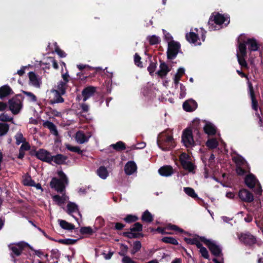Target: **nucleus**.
I'll return each mask as SVG.
<instances>
[{
    "instance_id": "nucleus-33",
    "label": "nucleus",
    "mask_w": 263,
    "mask_h": 263,
    "mask_svg": "<svg viewBox=\"0 0 263 263\" xmlns=\"http://www.w3.org/2000/svg\"><path fill=\"white\" fill-rule=\"evenodd\" d=\"M141 219L143 222L151 223L154 220V217L148 210H146L143 213Z\"/></svg>"
},
{
    "instance_id": "nucleus-7",
    "label": "nucleus",
    "mask_w": 263,
    "mask_h": 263,
    "mask_svg": "<svg viewBox=\"0 0 263 263\" xmlns=\"http://www.w3.org/2000/svg\"><path fill=\"white\" fill-rule=\"evenodd\" d=\"M201 241L208 247L211 253L215 257H221L223 255L221 249L220 247L210 240L207 239L204 237H199Z\"/></svg>"
},
{
    "instance_id": "nucleus-60",
    "label": "nucleus",
    "mask_w": 263,
    "mask_h": 263,
    "mask_svg": "<svg viewBox=\"0 0 263 263\" xmlns=\"http://www.w3.org/2000/svg\"><path fill=\"white\" fill-rule=\"evenodd\" d=\"M121 247L122 248L121 249V251L119 253V254L120 256H123V257L124 256H127L126 253L128 250V248L127 246L126 245H124V244H122Z\"/></svg>"
},
{
    "instance_id": "nucleus-58",
    "label": "nucleus",
    "mask_w": 263,
    "mask_h": 263,
    "mask_svg": "<svg viewBox=\"0 0 263 263\" xmlns=\"http://www.w3.org/2000/svg\"><path fill=\"white\" fill-rule=\"evenodd\" d=\"M141 57L138 53H135L134 55V62L136 65L138 67L142 68L143 67L142 63L141 61Z\"/></svg>"
},
{
    "instance_id": "nucleus-3",
    "label": "nucleus",
    "mask_w": 263,
    "mask_h": 263,
    "mask_svg": "<svg viewBox=\"0 0 263 263\" xmlns=\"http://www.w3.org/2000/svg\"><path fill=\"white\" fill-rule=\"evenodd\" d=\"M26 247L29 248L31 250H33V248L24 241H21L16 243H11L8 245V248L11 251L10 255L12 260L14 262H16V257L20 256L24 249Z\"/></svg>"
},
{
    "instance_id": "nucleus-1",
    "label": "nucleus",
    "mask_w": 263,
    "mask_h": 263,
    "mask_svg": "<svg viewBox=\"0 0 263 263\" xmlns=\"http://www.w3.org/2000/svg\"><path fill=\"white\" fill-rule=\"evenodd\" d=\"M157 144L160 148L163 151H168L176 146L172 135L166 133H163L157 140Z\"/></svg>"
},
{
    "instance_id": "nucleus-22",
    "label": "nucleus",
    "mask_w": 263,
    "mask_h": 263,
    "mask_svg": "<svg viewBox=\"0 0 263 263\" xmlns=\"http://www.w3.org/2000/svg\"><path fill=\"white\" fill-rule=\"evenodd\" d=\"M96 92V87L88 86L85 88L82 92L83 97V101H86L89 97L93 96Z\"/></svg>"
},
{
    "instance_id": "nucleus-34",
    "label": "nucleus",
    "mask_w": 263,
    "mask_h": 263,
    "mask_svg": "<svg viewBox=\"0 0 263 263\" xmlns=\"http://www.w3.org/2000/svg\"><path fill=\"white\" fill-rule=\"evenodd\" d=\"M185 38L186 40L193 44H195L198 40H199L198 35L193 32H190L189 33H186L185 35Z\"/></svg>"
},
{
    "instance_id": "nucleus-30",
    "label": "nucleus",
    "mask_w": 263,
    "mask_h": 263,
    "mask_svg": "<svg viewBox=\"0 0 263 263\" xmlns=\"http://www.w3.org/2000/svg\"><path fill=\"white\" fill-rule=\"evenodd\" d=\"M246 43L249 45V49L250 51H255L259 48V46L256 40L254 38H249L246 41Z\"/></svg>"
},
{
    "instance_id": "nucleus-51",
    "label": "nucleus",
    "mask_w": 263,
    "mask_h": 263,
    "mask_svg": "<svg viewBox=\"0 0 263 263\" xmlns=\"http://www.w3.org/2000/svg\"><path fill=\"white\" fill-rule=\"evenodd\" d=\"M66 148L71 152L77 153L80 155H81L83 153V151H82L79 146H74L70 144H67L66 145Z\"/></svg>"
},
{
    "instance_id": "nucleus-38",
    "label": "nucleus",
    "mask_w": 263,
    "mask_h": 263,
    "mask_svg": "<svg viewBox=\"0 0 263 263\" xmlns=\"http://www.w3.org/2000/svg\"><path fill=\"white\" fill-rule=\"evenodd\" d=\"M233 161L236 163V166H243L247 163L245 159L240 155H237L232 158Z\"/></svg>"
},
{
    "instance_id": "nucleus-59",
    "label": "nucleus",
    "mask_w": 263,
    "mask_h": 263,
    "mask_svg": "<svg viewBox=\"0 0 263 263\" xmlns=\"http://www.w3.org/2000/svg\"><path fill=\"white\" fill-rule=\"evenodd\" d=\"M12 117H10L7 114L4 113L0 115V121L3 122H10L13 120Z\"/></svg>"
},
{
    "instance_id": "nucleus-13",
    "label": "nucleus",
    "mask_w": 263,
    "mask_h": 263,
    "mask_svg": "<svg viewBox=\"0 0 263 263\" xmlns=\"http://www.w3.org/2000/svg\"><path fill=\"white\" fill-rule=\"evenodd\" d=\"M249 87V93L251 100L252 108L253 110L257 111L258 110V102L256 99V97L254 90V88L252 83L248 81V82Z\"/></svg>"
},
{
    "instance_id": "nucleus-18",
    "label": "nucleus",
    "mask_w": 263,
    "mask_h": 263,
    "mask_svg": "<svg viewBox=\"0 0 263 263\" xmlns=\"http://www.w3.org/2000/svg\"><path fill=\"white\" fill-rule=\"evenodd\" d=\"M258 182V180L252 174H250L247 175L245 178V183L246 185L251 189H253L255 187V184Z\"/></svg>"
},
{
    "instance_id": "nucleus-52",
    "label": "nucleus",
    "mask_w": 263,
    "mask_h": 263,
    "mask_svg": "<svg viewBox=\"0 0 263 263\" xmlns=\"http://www.w3.org/2000/svg\"><path fill=\"white\" fill-rule=\"evenodd\" d=\"M143 229V226L142 224L140 222H135L133 227L130 228L129 230L132 232H141L142 231Z\"/></svg>"
},
{
    "instance_id": "nucleus-27",
    "label": "nucleus",
    "mask_w": 263,
    "mask_h": 263,
    "mask_svg": "<svg viewBox=\"0 0 263 263\" xmlns=\"http://www.w3.org/2000/svg\"><path fill=\"white\" fill-rule=\"evenodd\" d=\"M52 92L54 93V98L50 100V104L63 103L64 101V99L62 97V94L59 91L53 90Z\"/></svg>"
},
{
    "instance_id": "nucleus-19",
    "label": "nucleus",
    "mask_w": 263,
    "mask_h": 263,
    "mask_svg": "<svg viewBox=\"0 0 263 263\" xmlns=\"http://www.w3.org/2000/svg\"><path fill=\"white\" fill-rule=\"evenodd\" d=\"M88 136H86L83 131L79 130L76 134V140L80 144L86 143L88 141L89 138L91 137L90 133H88Z\"/></svg>"
},
{
    "instance_id": "nucleus-16",
    "label": "nucleus",
    "mask_w": 263,
    "mask_h": 263,
    "mask_svg": "<svg viewBox=\"0 0 263 263\" xmlns=\"http://www.w3.org/2000/svg\"><path fill=\"white\" fill-rule=\"evenodd\" d=\"M197 107V102L193 99L185 101L183 104V109L187 112L194 111Z\"/></svg>"
},
{
    "instance_id": "nucleus-47",
    "label": "nucleus",
    "mask_w": 263,
    "mask_h": 263,
    "mask_svg": "<svg viewBox=\"0 0 263 263\" xmlns=\"http://www.w3.org/2000/svg\"><path fill=\"white\" fill-rule=\"evenodd\" d=\"M77 239H73L70 238H67V239H60L58 240H55L56 241L60 243L66 245H74L76 243L77 241Z\"/></svg>"
},
{
    "instance_id": "nucleus-9",
    "label": "nucleus",
    "mask_w": 263,
    "mask_h": 263,
    "mask_svg": "<svg viewBox=\"0 0 263 263\" xmlns=\"http://www.w3.org/2000/svg\"><path fill=\"white\" fill-rule=\"evenodd\" d=\"M180 44L174 41H172L168 43V48L167 50V58L168 60H173L175 59L180 49Z\"/></svg>"
},
{
    "instance_id": "nucleus-40",
    "label": "nucleus",
    "mask_w": 263,
    "mask_h": 263,
    "mask_svg": "<svg viewBox=\"0 0 263 263\" xmlns=\"http://www.w3.org/2000/svg\"><path fill=\"white\" fill-rule=\"evenodd\" d=\"M185 70L183 68L180 67L178 70L177 73L175 75L174 78V83L177 85L180 80L181 77L184 74Z\"/></svg>"
},
{
    "instance_id": "nucleus-2",
    "label": "nucleus",
    "mask_w": 263,
    "mask_h": 263,
    "mask_svg": "<svg viewBox=\"0 0 263 263\" xmlns=\"http://www.w3.org/2000/svg\"><path fill=\"white\" fill-rule=\"evenodd\" d=\"M58 175L60 179L53 177L50 182V186L51 188L54 189L57 192L62 193L65 189L64 183H68V180L65 174L62 171L58 172Z\"/></svg>"
},
{
    "instance_id": "nucleus-8",
    "label": "nucleus",
    "mask_w": 263,
    "mask_h": 263,
    "mask_svg": "<svg viewBox=\"0 0 263 263\" xmlns=\"http://www.w3.org/2000/svg\"><path fill=\"white\" fill-rule=\"evenodd\" d=\"M189 159L190 156L185 153H183L179 156L180 163L183 169L190 173H195L196 166L192 162L187 160Z\"/></svg>"
},
{
    "instance_id": "nucleus-20",
    "label": "nucleus",
    "mask_w": 263,
    "mask_h": 263,
    "mask_svg": "<svg viewBox=\"0 0 263 263\" xmlns=\"http://www.w3.org/2000/svg\"><path fill=\"white\" fill-rule=\"evenodd\" d=\"M158 172L162 176L168 177L174 173V170L171 165H164L159 169Z\"/></svg>"
},
{
    "instance_id": "nucleus-62",
    "label": "nucleus",
    "mask_w": 263,
    "mask_h": 263,
    "mask_svg": "<svg viewBox=\"0 0 263 263\" xmlns=\"http://www.w3.org/2000/svg\"><path fill=\"white\" fill-rule=\"evenodd\" d=\"M236 173L239 176L244 175L247 173V171L243 168L241 166H236Z\"/></svg>"
},
{
    "instance_id": "nucleus-56",
    "label": "nucleus",
    "mask_w": 263,
    "mask_h": 263,
    "mask_svg": "<svg viewBox=\"0 0 263 263\" xmlns=\"http://www.w3.org/2000/svg\"><path fill=\"white\" fill-rule=\"evenodd\" d=\"M23 184L28 186H32L34 185V181L31 179V176H29L24 179Z\"/></svg>"
},
{
    "instance_id": "nucleus-42",
    "label": "nucleus",
    "mask_w": 263,
    "mask_h": 263,
    "mask_svg": "<svg viewBox=\"0 0 263 263\" xmlns=\"http://www.w3.org/2000/svg\"><path fill=\"white\" fill-rule=\"evenodd\" d=\"M98 176L102 179H105L108 176V172L105 167L101 166L97 170Z\"/></svg>"
},
{
    "instance_id": "nucleus-28",
    "label": "nucleus",
    "mask_w": 263,
    "mask_h": 263,
    "mask_svg": "<svg viewBox=\"0 0 263 263\" xmlns=\"http://www.w3.org/2000/svg\"><path fill=\"white\" fill-rule=\"evenodd\" d=\"M52 161H53L57 164L61 165L65 163L66 160L67 159V157L62 154H59L55 156H52Z\"/></svg>"
},
{
    "instance_id": "nucleus-5",
    "label": "nucleus",
    "mask_w": 263,
    "mask_h": 263,
    "mask_svg": "<svg viewBox=\"0 0 263 263\" xmlns=\"http://www.w3.org/2000/svg\"><path fill=\"white\" fill-rule=\"evenodd\" d=\"M229 18L226 17L223 14L217 12L215 15L214 13L210 16L209 22V30L210 31L215 30L216 29V26L214 24L216 25H222L225 22L227 21Z\"/></svg>"
},
{
    "instance_id": "nucleus-54",
    "label": "nucleus",
    "mask_w": 263,
    "mask_h": 263,
    "mask_svg": "<svg viewBox=\"0 0 263 263\" xmlns=\"http://www.w3.org/2000/svg\"><path fill=\"white\" fill-rule=\"evenodd\" d=\"M122 236L127 237L129 239L138 238L137 233L136 232H132L131 231L128 232H124L122 234Z\"/></svg>"
},
{
    "instance_id": "nucleus-39",
    "label": "nucleus",
    "mask_w": 263,
    "mask_h": 263,
    "mask_svg": "<svg viewBox=\"0 0 263 263\" xmlns=\"http://www.w3.org/2000/svg\"><path fill=\"white\" fill-rule=\"evenodd\" d=\"M184 191L186 194L191 197L194 199L200 200V199L198 197L197 194L195 193V190L191 187H186L184 188Z\"/></svg>"
},
{
    "instance_id": "nucleus-29",
    "label": "nucleus",
    "mask_w": 263,
    "mask_h": 263,
    "mask_svg": "<svg viewBox=\"0 0 263 263\" xmlns=\"http://www.w3.org/2000/svg\"><path fill=\"white\" fill-rule=\"evenodd\" d=\"M157 65L158 63L156 57H154L152 60H150V63L147 69L149 72V74L151 76H154V73L157 67Z\"/></svg>"
},
{
    "instance_id": "nucleus-4",
    "label": "nucleus",
    "mask_w": 263,
    "mask_h": 263,
    "mask_svg": "<svg viewBox=\"0 0 263 263\" xmlns=\"http://www.w3.org/2000/svg\"><path fill=\"white\" fill-rule=\"evenodd\" d=\"M23 99L22 95L18 94L9 100V109L13 115H17L20 112L23 107Z\"/></svg>"
},
{
    "instance_id": "nucleus-6",
    "label": "nucleus",
    "mask_w": 263,
    "mask_h": 263,
    "mask_svg": "<svg viewBox=\"0 0 263 263\" xmlns=\"http://www.w3.org/2000/svg\"><path fill=\"white\" fill-rule=\"evenodd\" d=\"M191 128L187 127L182 131L181 141L186 147H191L195 145Z\"/></svg>"
},
{
    "instance_id": "nucleus-36",
    "label": "nucleus",
    "mask_w": 263,
    "mask_h": 263,
    "mask_svg": "<svg viewBox=\"0 0 263 263\" xmlns=\"http://www.w3.org/2000/svg\"><path fill=\"white\" fill-rule=\"evenodd\" d=\"M58 221L60 227L64 230H72L75 228L73 224L69 223L64 220H59Z\"/></svg>"
},
{
    "instance_id": "nucleus-48",
    "label": "nucleus",
    "mask_w": 263,
    "mask_h": 263,
    "mask_svg": "<svg viewBox=\"0 0 263 263\" xmlns=\"http://www.w3.org/2000/svg\"><path fill=\"white\" fill-rule=\"evenodd\" d=\"M9 129V125L7 123H0V136L6 135Z\"/></svg>"
},
{
    "instance_id": "nucleus-64",
    "label": "nucleus",
    "mask_w": 263,
    "mask_h": 263,
    "mask_svg": "<svg viewBox=\"0 0 263 263\" xmlns=\"http://www.w3.org/2000/svg\"><path fill=\"white\" fill-rule=\"evenodd\" d=\"M122 263H137L129 256H124L122 259Z\"/></svg>"
},
{
    "instance_id": "nucleus-41",
    "label": "nucleus",
    "mask_w": 263,
    "mask_h": 263,
    "mask_svg": "<svg viewBox=\"0 0 263 263\" xmlns=\"http://www.w3.org/2000/svg\"><path fill=\"white\" fill-rule=\"evenodd\" d=\"M67 87V83L61 81L58 83L57 91H59L61 94L64 95Z\"/></svg>"
},
{
    "instance_id": "nucleus-25",
    "label": "nucleus",
    "mask_w": 263,
    "mask_h": 263,
    "mask_svg": "<svg viewBox=\"0 0 263 263\" xmlns=\"http://www.w3.org/2000/svg\"><path fill=\"white\" fill-rule=\"evenodd\" d=\"M204 133L209 136L215 135L216 133L215 126L211 123H206L203 127Z\"/></svg>"
},
{
    "instance_id": "nucleus-32",
    "label": "nucleus",
    "mask_w": 263,
    "mask_h": 263,
    "mask_svg": "<svg viewBox=\"0 0 263 263\" xmlns=\"http://www.w3.org/2000/svg\"><path fill=\"white\" fill-rule=\"evenodd\" d=\"M67 213L70 215H72L76 220H78V219L74 217L72 215V213L79 211L78 206L74 202H69L68 203L67 205Z\"/></svg>"
},
{
    "instance_id": "nucleus-21",
    "label": "nucleus",
    "mask_w": 263,
    "mask_h": 263,
    "mask_svg": "<svg viewBox=\"0 0 263 263\" xmlns=\"http://www.w3.org/2000/svg\"><path fill=\"white\" fill-rule=\"evenodd\" d=\"M137 170V165L134 161H128L125 165L124 171L126 175H130Z\"/></svg>"
},
{
    "instance_id": "nucleus-26",
    "label": "nucleus",
    "mask_w": 263,
    "mask_h": 263,
    "mask_svg": "<svg viewBox=\"0 0 263 263\" xmlns=\"http://www.w3.org/2000/svg\"><path fill=\"white\" fill-rule=\"evenodd\" d=\"M200 121L199 119H195L193 121V123L192 125V129L193 131V133H194V134H196L197 136H198L199 138H201V134L200 133Z\"/></svg>"
},
{
    "instance_id": "nucleus-35",
    "label": "nucleus",
    "mask_w": 263,
    "mask_h": 263,
    "mask_svg": "<svg viewBox=\"0 0 263 263\" xmlns=\"http://www.w3.org/2000/svg\"><path fill=\"white\" fill-rule=\"evenodd\" d=\"M110 146L117 152L123 151L126 148L125 143L121 141H118L115 144H111Z\"/></svg>"
},
{
    "instance_id": "nucleus-37",
    "label": "nucleus",
    "mask_w": 263,
    "mask_h": 263,
    "mask_svg": "<svg viewBox=\"0 0 263 263\" xmlns=\"http://www.w3.org/2000/svg\"><path fill=\"white\" fill-rule=\"evenodd\" d=\"M247 43L246 41L239 42L238 53L240 55L247 56Z\"/></svg>"
},
{
    "instance_id": "nucleus-49",
    "label": "nucleus",
    "mask_w": 263,
    "mask_h": 263,
    "mask_svg": "<svg viewBox=\"0 0 263 263\" xmlns=\"http://www.w3.org/2000/svg\"><path fill=\"white\" fill-rule=\"evenodd\" d=\"M80 232L81 234L92 235L94 232L90 227H83L80 228Z\"/></svg>"
},
{
    "instance_id": "nucleus-57",
    "label": "nucleus",
    "mask_w": 263,
    "mask_h": 263,
    "mask_svg": "<svg viewBox=\"0 0 263 263\" xmlns=\"http://www.w3.org/2000/svg\"><path fill=\"white\" fill-rule=\"evenodd\" d=\"M16 139V144L20 145L26 141L25 139L23 137V135L21 133H18L15 136Z\"/></svg>"
},
{
    "instance_id": "nucleus-31",
    "label": "nucleus",
    "mask_w": 263,
    "mask_h": 263,
    "mask_svg": "<svg viewBox=\"0 0 263 263\" xmlns=\"http://www.w3.org/2000/svg\"><path fill=\"white\" fill-rule=\"evenodd\" d=\"M43 126L44 127H46L48 128L51 133L55 136H57L58 135V132L56 126L51 122L49 121H46L44 122L43 124Z\"/></svg>"
},
{
    "instance_id": "nucleus-14",
    "label": "nucleus",
    "mask_w": 263,
    "mask_h": 263,
    "mask_svg": "<svg viewBox=\"0 0 263 263\" xmlns=\"http://www.w3.org/2000/svg\"><path fill=\"white\" fill-rule=\"evenodd\" d=\"M239 239L246 245L248 246H252L256 242V238L249 233L242 234L239 237Z\"/></svg>"
},
{
    "instance_id": "nucleus-15",
    "label": "nucleus",
    "mask_w": 263,
    "mask_h": 263,
    "mask_svg": "<svg viewBox=\"0 0 263 263\" xmlns=\"http://www.w3.org/2000/svg\"><path fill=\"white\" fill-rule=\"evenodd\" d=\"M160 69L156 73L161 78H163L170 71L168 65L162 60H159Z\"/></svg>"
},
{
    "instance_id": "nucleus-12",
    "label": "nucleus",
    "mask_w": 263,
    "mask_h": 263,
    "mask_svg": "<svg viewBox=\"0 0 263 263\" xmlns=\"http://www.w3.org/2000/svg\"><path fill=\"white\" fill-rule=\"evenodd\" d=\"M238 197L241 201L248 203H250L254 200L253 194L245 189H242L239 190L238 192Z\"/></svg>"
},
{
    "instance_id": "nucleus-50",
    "label": "nucleus",
    "mask_w": 263,
    "mask_h": 263,
    "mask_svg": "<svg viewBox=\"0 0 263 263\" xmlns=\"http://www.w3.org/2000/svg\"><path fill=\"white\" fill-rule=\"evenodd\" d=\"M53 200L58 205L63 204L65 201V197L64 196H60L59 195H55L52 197Z\"/></svg>"
},
{
    "instance_id": "nucleus-46",
    "label": "nucleus",
    "mask_w": 263,
    "mask_h": 263,
    "mask_svg": "<svg viewBox=\"0 0 263 263\" xmlns=\"http://www.w3.org/2000/svg\"><path fill=\"white\" fill-rule=\"evenodd\" d=\"M246 56L240 55L237 52V58L239 64L241 66L242 68H248L247 63L245 60Z\"/></svg>"
},
{
    "instance_id": "nucleus-43",
    "label": "nucleus",
    "mask_w": 263,
    "mask_h": 263,
    "mask_svg": "<svg viewBox=\"0 0 263 263\" xmlns=\"http://www.w3.org/2000/svg\"><path fill=\"white\" fill-rule=\"evenodd\" d=\"M161 241L165 243H168L173 245H178L179 244L177 240L173 237H164L161 239Z\"/></svg>"
},
{
    "instance_id": "nucleus-23",
    "label": "nucleus",
    "mask_w": 263,
    "mask_h": 263,
    "mask_svg": "<svg viewBox=\"0 0 263 263\" xmlns=\"http://www.w3.org/2000/svg\"><path fill=\"white\" fill-rule=\"evenodd\" d=\"M13 93L12 89L8 85H5L0 87V99H3L4 98Z\"/></svg>"
},
{
    "instance_id": "nucleus-10",
    "label": "nucleus",
    "mask_w": 263,
    "mask_h": 263,
    "mask_svg": "<svg viewBox=\"0 0 263 263\" xmlns=\"http://www.w3.org/2000/svg\"><path fill=\"white\" fill-rule=\"evenodd\" d=\"M31 155H34L35 157L39 160L51 164L52 161V157L51 153L47 150L41 148L38 151H34L31 152Z\"/></svg>"
},
{
    "instance_id": "nucleus-24",
    "label": "nucleus",
    "mask_w": 263,
    "mask_h": 263,
    "mask_svg": "<svg viewBox=\"0 0 263 263\" xmlns=\"http://www.w3.org/2000/svg\"><path fill=\"white\" fill-rule=\"evenodd\" d=\"M28 77L29 81L33 86L36 87H40L41 82L34 72H29L28 73Z\"/></svg>"
},
{
    "instance_id": "nucleus-45",
    "label": "nucleus",
    "mask_w": 263,
    "mask_h": 263,
    "mask_svg": "<svg viewBox=\"0 0 263 263\" xmlns=\"http://www.w3.org/2000/svg\"><path fill=\"white\" fill-rule=\"evenodd\" d=\"M218 143L216 139L212 138L208 140L206 142V146L209 149H214L217 147Z\"/></svg>"
},
{
    "instance_id": "nucleus-44",
    "label": "nucleus",
    "mask_w": 263,
    "mask_h": 263,
    "mask_svg": "<svg viewBox=\"0 0 263 263\" xmlns=\"http://www.w3.org/2000/svg\"><path fill=\"white\" fill-rule=\"evenodd\" d=\"M142 247L141 243L140 241L137 240L133 243V249L130 251L132 255H135L139 252Z\"/></svg>"
},
{
    "instance_id": "nucleus-61",
    "label": "nucleus",
    "mask_w": 263,
    "mask_h": 263,
    "mask_svg": "<svg viewBox=\"0 0 263 263\" xmlns=\"http://www.w3.org/2000/svg\"><path fill=\"white\" fill-rule=\"evenodd\" d=\"M23 93L30 98L32 102H36L37 101L36 97L32 92L23 90Z\"/></svg>"
},
{
    "instance_id": "nucleus-55",
    "label": "nucleus",
    "mask_w": 263,
    "mask_h": 263,
    "mask_svg": "<svg viewBox=\"0 0 263 263\" xmlns=\"http://www.w3.org/2000/svg\"><path fill=\"white\" fill-rule=\"evenodd\" d=\"M148 41L151 45H156L160 42L159 37L155 35H153L148 37Z\"/></svg>"
},
{
    "instance_id": "nucleus-53",
    "label": "nucleus",
    "mask_w": 263,
    "mask_h": 263,
    "mask_svg": "<svg viewBox=\"0 0 263 263\" xmlns=\"http://www.w3.org/2000/svg\"><path fill=\"white\" fill-rule=\"evenodd\" d=\"M138 219L139 218L137 216L130 214L127 215L124 218V220L128 223L136 222Z\"/></svg>"
},
{
    "instance_id": "nucleus-17",
    "label": "nucleus",
    "mask_w": 263,
    "mask_h": 263,
    "mask_svg": "<svg viewBox=\"0 0 263 263\" xmlns=\"http://www.w3.org/2000/svg\"><path fill=\"white\" fill-rule=\"evenodd\" d=\"M78 68L81 71V72L78 73L77 76L81 77V75H84L83 78H87L90 76V74L86 73V71H93V73L95 72L93 68L89 66L88 65L78 64L77 65Z\"/></svg>"
},
{
    "instance_id": "nucleus-11",
    "label": "nucleus",
    "mask_w": 263,
    "mask_h": 263,
    "mask_svg": "<svg viewBox=\"0 0 263 263\" xmlns=\"http://www.w3.org/2000/svg\"><path fill=\"white\" fill-rule=\"evenodd\" d=\"M166 230H173V231H177V232H178L181 233H184L187 235H191L189 233L185 231L182 229L180 228L177 226L171 223L167 224L166 225V226L164 228L160 227H158L157 229H156V232H157L158 233L163 234V235H165V234L172 235L173 234L172 232H166L165 231Z\"/></svg>"
},
{
    "instance_id": "nucleus-63",
    "label": "nucleus",
    "mask_w": 263,
    "mask_h": 263,
    "mask_svg": "<svg viewBox=\"0 0 263 263\" xmlns=\"http://www.w3.org/2000/svg\"><path fill=\"white\" fill-rule=\"evenodd\" d=\"M30 149V146L28 142L26 141L22 143V145L21 146L19 149L25 151H29Z\"/></svg>"
}]
</instances>
